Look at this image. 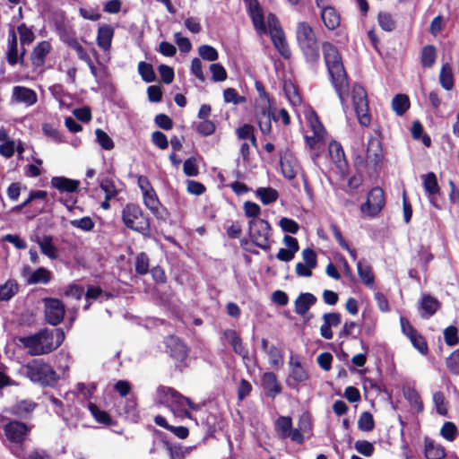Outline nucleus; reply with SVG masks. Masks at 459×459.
Listing matches in <instances>:
<instances>
[{
	"instance_id": "nucleus-1",
	"label": "nucleus",
	"mask_w": 459,
	"mask_h": 459,
	"mask_svg": "<svg viewBox=\"0 0 459 459\" xmlns=\"http://www.w3.org/2000/svg\"><path fill=\"white\" fill-rule=\"evenodd\" d=\"M247 14L249 15L254 29L259 35L269 32L272 42L281 56L289 59L291 50L288 45L281 25L273 13L268 15V29L264 22V10L258 0H243Z\"/></svg>"
},
{
	"instance_id": "nucleus-2",
	"label": "nucleus",
	"mask_w": 459,
	"mask_h": 459,
	"mask_svg": "<svg viewBox=\"0 0 459 459\" xmlns=\"http://www.w3.org/2000/svg\"><path fill=\"white\" fill-rule=\"evenodd\" d=\"M65 338L62 328H44L38 333L19 337L20 343L31 356L48 354L62 345Z\"/></svg>"
},
{
	"instance_id": "nucleus-3",
	"label": "nucleus",
	"mask_w": 459,
	"mask_h": 459,
	"mask_svg": "<svg viewBox=\"0 0 459 459\" xmlns=\"http://www.w3.org/2000/svg\"><path fill=\"white\" fill-rule=\"evenodd\" d=\"M324 60L333 86H349L347 72L337 47L328 41L322 43Z\"/></svg>"
},
{
	"instance_id": "nucleus-4",
	"label": "nucleus",
	"mask_w": 459,
	"mask_h": 459,
	"mask_svg": "<svg viewBox=\"0 0 459 459\" xmlns=\"http://www.w3.org/2000/svg\"><path fill=\"white\" fill-rule=\"evenodd\" d=\"M121 221L127 230L139 233L144 238L151 236V218L138 204H126L121 210Z\"/></svg>"
},
{
	"instance_id": "nucleus-5",
	"label": "nucleus",
	"mask_w": 459,
	"mask_h": 459,
	"mask_svg": "<svg viewBox=\"0 0 459 459\" xmlns=\"http://www.w3.org/2000/svg\"><path fill=\"white\" fill-rule=\"evenodd\" d=\"M383 160L384 152L381 141L370 136L368 141L366 154H356L353 159V165L357 172L371 169L377 173L381 169Z\"/></svg>"
},
{
	"instance_id": "nucleus-6",
	"label": "nucleus",
	"mask_w": 459,
	"mask_h": 459,
	"mask_svg": "<svg viewBox=\"0 0 459 459\" xmlns=\"http://www.w3.org/2000/svg\"><path fill=\"white\" fill-rule=\"evenodd\" d=\"M297 42L305 59L310 64H317L320 59L319 43L314 29L307 22L297 24Z\"/></svg>"
},
{
	"instance_id": "nucleus-7",
	"label": "nucleus",
	"mask_w": 459,
	"mask_h": 459,
	"mask_svg": "<svg viewBox=\"0 0 459 459\" xmlns=\"http://www.w3.org/2000/svg\"><path fill=\"white\" fill-rule=\"evenodd\" d=\"M26 377L42 386H54L59 379L54 368L41 359H33L25 366Z\"/></svg>"
},
{
	"instance_id": "nucleus-8",
	"label": "nucleus",
	"mask_w": 459,
	"mask_h": 459,
	"mask_svg": "<svg viewBox=\"0 0 459 459\" xmlns=\"http://www.w3.org/2000/svg\"><path fill=\"white\" fill-rule=\"evenodd\" d=\"M260 98L265 101L264 105L258 107L255 112V119L261 133L269 135L272 133V120L279 121L276 116L275 101L273 97L266 92L265 88H256Z\"/></svg>"
},
{
	"instance_id": "nucleus-9",
	"label": "nucleus",
	"mask_w": 459,
	"mask_h": 459,
	"mask_svg": "<svg viewBox=\"0 0 459 459\" xmlns=\"http://www.w3.org/2000/svg\"><path fill=\"white\" fill-rule=\"evenodd\" d=\"M165 352L175 363V368L183 372L187 367L186 359L189 356L190 348L180 337L170 334L164 338Z\"/></svg>"
},
{
	"instance_id": "nucleus-10",
	"label": "nucleus",
	"mask_w": 459,
	"mask_h": 459,
	"mask_svg": "<svg viewBox=\"0 0 459 459\" xmlns=\"http://www.w3.org/2000/svg\"><path fill=\"white\" fill-rule=\"evenodd\" d=\"M248 236L251 242L264 251L271 249L272 227L266 220H250Z\"/></svg>"
},
{
	"instance_id": "nucleus-11",
	"label": "nucleus",
	"mask_w": 459,
	"mask_h": 459,
	"mask_svg": "<svg viewBox=\"0 0 459 459\" xmlns=\"http://www.w3.org/2000/svg\"><path fill=\"white\" fill-rule=\"evenodd\" d=\"M385 205L384 190L380 186H374L368 194L365 203L360 206L362 214L375 218L379 215Z\"/></svg>"
},
{
	"instance_id": "nucleus-12",
	"label": "nucleus",
	"mask_w": 459,
	"mask_h": 459,
	"mask_svg": "<svg viewBox=\"0 0 459 459\" xmlns=\"http://www.w3.org/2000/svg\"><path fill=\"white\" fill-rule=\"evenodd\" d=\"M352 103L359 125L368 126L371 123V116L366 88H352Z\"/></svg>"
},
{
	"instance_id": "nucleus-13",
	"label": "nucleus",
	"mask_w": 459,
	"mask_h": 459,
	"mask_svg": "<svg viewBox=\"0 0 459 459\" xmlns=\"http://www.w3.org/2000/svg\"><path fill=\"white\" fill-rule=\"evenodd\" d=\"M275 430L281 439L290 438L298 445H302L305 442L306 435L299 428H292V420L289 416H280L276 420Z\"/></svg>"
},
{
	"instance_id": "nucleus-14",
	"label": "nucleus",
	"mask_w": 459,
	"mask_h": 459,
	"mask_svg": "<svg viewBox=\"0 0 459 459\" xmlns=\"http://www.w3.org/2000/svg\"><path fill=\"white\" fill-rule=\"evenodd\" d=\"M43 303L46 321L54 326L60 324L65 314L63 301L56 298H45L43 299Z\"/></svg>"
},
{
	"instance_id": "nucleus-15",
	"label": "nucleus",
	"mask_w": 459,
	"mask_h": 459,
	"mask_svg": "<svg viewBox=\"0 0 459 459\" xmlns=\"http://www.w3.org/2000/svg\"><path fill=\"white\" fill-rule=\"evenodd\" d=\"M143 204L153 216L161 221H166L169 217L168 209L160 203L154 188L143 193Z\"/></svg>"
},
{
	"instance_id": "nucleus-16",
	"label": "nucleus",
	"mask_w": 459,
	"mask_h": 459,
	"mask_svg": "<svg viewBox=\"0 0 459 459\" xmlns=\"http://www.w3.org/2000/svg\"><path fill=\"white\" fill-rule=\"evenodd\" d=\"M315 3L320 9V16L326 29L336 30L341 24V14L338 10L328 4V0H315Z\"/></svg>"
},
{
	"instance_id": "nucleus-17",
	"label": "nucleus",
	"mask_w": 459,
	"mask_h": 459,
	"mask_svg": "<svg viewBox=\"0 0 459 459\" xmlns=\"http://www.w3.org/2000/svg\"><path fill=\"white\" fill-rule=\"evenodd\" d=\"M4 430L10 442L21 444L24 441L25 437L30 432V428L23 422L11 420L4 425Z\"/></svg>"
},
{
	"instance_id": "nucleus-18",
	"label": "nucleus",
	"mask_w": 459,
	"mask_h": 459,
	"mask_svg": "<svg viewBox=\"0 0 459 459\" xmlns=\"http://www.w3.org/2000/svg\"><path fill=\"white\" fill-rule=\"evenodd\" d=\"M21 49V53H19L16 33L14 29L12 28L9 30L8 50L6 53L7 62L11 65H14L18 63L23 64L26 50L22 46Z\"/></svg>"
},
{
	"instance_id": "nucleus-19",
	"label": "nucleus",
	"mask_w": 459,
	"mask_h": 459,
	"mask_svg": "<svg viewBox=\"0 0 459 459\" xmlns=\"http://www.w3.org/2000/svg\"><path fill=\"white\" fill-rule=\"evenodd\" d=\"M280 166L282 176L287 180H292L297 177L299 164L291 152H285L280 158Z\"/></svg>"
},
{
	"instance_id": "nucleus-20",
	"label": "nucleus",
	"mask_w": 459,
	"mask_h": 459,
	"mask_svg": "<svg viewBox=\"0 0 459 459\" xmlns=\"http://www.w3.org/2000/svg\"><path fill=\"white\" fill-rule=\"evenodd\" d=\"M52 50V45L48 40L39 42L32 49L30 60L34 68H41L44 66L46 58Z\"/></svg>"
},
{
	"instance_id": "nucleus-21",
	"label": "nucleus",
	"mask_w": 459,
	"mask_h": 459,
	"mask_svg": "<svg viewBox=\"0 0 459 459\" xmlns=\"http://www.w3.org/2000/svg\"><path fill=\"white\" fill-rule=\"evenodd\" d=\"M441 308V302L430 294H423L420 300L419 310L421 318L429 319Z\"/></svg>"
},
{
	"instance_id": "nucleus-22",
	"label": "nucleus",
	"mask_w": 459,
	"mask_h": 459,
	"mask_svg": "<svg viewBox=\"0 0 459 459\" xmlns=\"http://www.w3.org/2000/svg\"><path fill=\"white\" fill-rule=\"evenodd\" d=\"M424 190L432 205L436 208L440 207L436 204V197L440 194V187L437 183V176L434 172H429L421 176Z\"/></svg>"
},
{
	"instance_id": "nucleus-23",
	"label": "nucleus",
	"mask_w": 459,
	"mask_h": 459,
	"mask_svg": "<svg viewBox=\"0 0 459 459\" xmlns=\"http://www.w3.org/2000/svg\"><path fill=\"white\" fill-rule=\"evenodd\" d=\"M290 373L286 380V383L290 387L296 388L299 383L308 380L309 374L300 361H290Z\"/></svg>"
},
{
	"instance_id": "nucleus-24",
	"label": "nucleus",
	"mask_w": 459,
	"mask_h": 459,
	"mask_svg": "<svg viewBox=\"0 0 459 459\" xmlns=\"http://www.w3.org/2000/svg\"><path fill=\"white\" fill-rule=\"evenodd\" d=\"M261 385L267 397L275 398L282 391L278 382L277 376L273 372H265L261 377Z\"/></svg>"
},
{
	"instance_id": "nucleus-25",
	"label": "nucleus",
	"mask_w": 459,
	"mask_h": 459,
	"mask_svg": "<svg viewBox=\"0 0 459 459\" xmlns=\"http://www.w3.org/2000/svg\"><path fill=\"white\" fill-rule=\"evenodd\" d=\"M317 301L316 297L310 292H301L294 301V311L297 315L305 316Z\"/></svg>"
},
{
	"instance_id": "nucleus-26",
	"label": "nucleus",
	"mask_w": 459,
	"mask_h": 459,
	"mask_svg": "<svg viewBox=\"0 0 459 459\" xmlns=\"http://www.w3.org/2000/svg\"><path fill=\"white\" fill-rule=\"evenodd\" d=\"M36 406L37 404L33 402L22 400L9 408H4V411L9 412L20 419H27L35 410Z\"/></svg>"
},
{
	"instance_id": "nucleus-27",
	"label": "nucleus",
	"mask_w": 459,
	"mask_h": 459,
	"mask_svg": "<svg viewBox=\"0 0 459 459\" xmlns=\"http://www.w3.org/2000/svg\"><path fill=\"white\" fill-rule=\"evenodd\" d=\"M52 187L59 192L75 193L79 190L80 181L65 177H53L51 178Z\"/></svg>"
},
{
	"instance_id": "nucleus-28",
	"label": "nucleus",
	"mask_w": 459,
	"mask_h": 459,
	"mask_svg": "<svg viewBox=\"0 0 459 459\" xmlns=\"http://www.w3.org/2000/svg\"><path fill=\"white\" fill-rule=\"evenodd\" d=\"M115 30L111 25L103 24L99 27L97 33V44L98 46L107 51L111 48L112 39L114 37Z\"/></svg>"
},
{
	"instance_id": "nucleus-29",
	"label": "nucleus",
	"mask_w": 459,
	"mask_h": 459,
	"mask_svg": "<svg viewBox=\"0 0 459 459\" xmlns=\"http://www.w3.org/2000/svg\"><path fill=\"white\" fill-rule=\"evenodd\" d=\"M424 455L427 459H444L446 455L445 447L428 437L424 438Z\"/></svg>"
},
{
	"instance_id": "nucleus-30",
	"label": "nucleus",
	"mask_w": 459,
	"mask_h": 459,
	"mask_svg": "<svg viewBox=\"0 0 459 459\" xmlns=\"http://www.w3.org/2000/svg\"><path fill=\"white\" fill-rule=\"evenodd\" d=\"M35 241L39 246L43 255L50 259H56L58 256L56 247L53 244V237L45 235L42 238L37 236Z\"/></svg>"
},
{
	"instance_id": "nucleus-31",
	"label": "nucleus",
	"mask_w": 459,
	"mask_h": 459,
	"mask_svg": "<svg viewBox=\"0 0 459 459\" xmlns=\"http://www.w3.org/2000/svg\"><path fill=\"white\" fill-rule=\"evenodd\" d=\"M329 154L332 161L338 167L342 168L347 165V160L342 144L337 141H332L328 146Z\"/></svg>"
},
{
	"instance_id": "nucleus-32",
	"label": "nucleus",
	"mask_w": 459,
	"mask_h": 459,
	"mask_svg": "<svg viewBox=\"0 0 459 459\" xmlns=\"http://www.w3.org/2000/svg\"><path fill=\"white\" fill-rule=\"evenodd\" d=\"M181 394L173 387L160 385L157 388V398L159 402L167 406H170Z\"/></svg>"
},
{
	"instance_id": "nucleus-33",
	"label": "nucleus",
	"mask_w": 459,
	"mask_h": 459,
	"mask_svg": "<svg viewBox=\"0 0 459 459\" xmlns=\"http://www.w3.org/2000/svg\"><path fill=\"white\" fill-rule=\"evenodd\" d=\"M13 98L15 101L24 103L27 106L37 102V94L30 88H14Z\"/></svg>"
},
{
	"instance_id": "nucleus-34",
	"label": "nucleus",
	"mask_w": 459,
	"mask_h": 459,
	"mask_svg": "<svg viewBox=\"0 0 459 459\" xmlns=\"http://www.w3.org/2000/svg\"><path fill=\"white\" fill-rule=\"evenodd\" d=\"M88 408L98 423L105 426L116 425V421L111 418V416L106 411L100 410L95 403H90L88 404Z\"/></svg>"
},
{
	"instance_id": "nucleus-35",
	"label": "nucleus",
	"mask_w": 459,
	"mask_h": 459,
	"mask_svg": "<svg viewBox=\"0 0 459 459\" xmlns=\"http://www.w3.org/2000/svg\"><path fill=\"white\" fill-rule=\"evenodd\" d=\"M403 394L410 406L414 409L417 413L423 411L424 404L422 399L419 392L414 387H408L404 390Z\"/></svg>"
},
{
	"instance_id": "nucleus-36",
	"label": "nucleus",
	"mask_w": 459,
	"mask_h": 459,
	"mask_svg": "<svg viewBox=\"0 0 459 459\" xmlns=\"http://www.w3.org/2000/svg\"><path fill=\"white\" fill-rule=\"evenodd\" d=\"M53 278L52 273L45 267H39L28 278L29 284H47Z\"/></svg>"
},
{
	"instance_id": "nucleus-37",
	"label": "nucleus",
	"mask_w": 459,
	"mask_h": 459,
	"mask_svg": "<svg viewBox=\"0 0 459 459\" xmlns=\"http://www.w3.org/2000/svg\"><path fill=\"white\" fill-rule=\"evenodd\" d=\"M410 99L406 94H396L392 100V108L398 116H403L410 108Z\"/></svg>"
},
{
	"instance_id": "nucleus-38",
	"label": "nucleus",
	"mask_w": 459,
	"mask_h": 459,
	"mask_svg": "<svg viewBox=\"0 0 459 459\" xmlns=\"http://www.w3.org/2000/svg\"><path fill=\"white\" fill-rule=\"evenodd\" d=\"M2 9L12 20H19L22 17V6L19 0H2Z\"/></svg>"
},
{
	"instance_id": "nucleus-39",
	"label": "nucleus",
	"mask_w": 459,
	"mask_h": 459,
	"mask_svg": "<svg viewBox=\"0 0 459 459\" xmlns=\"http://www.w3.org/2000/svg\"><path fill=\"white\" fill-rule=\"evenodd\" d=\"M357 270L363 283L368 287H373L375 275L372 267L369 264H364L362 261H359L357 263Z\"/></svg>"
},
{
	"instance_id": "nucleus-40",
	"label": "nucleus",
	"mask_w": 459,
	"mask_h": 459,
	"mask_svg": "<svg viewBox=\"0 0 459 459\" xmlns=\"http://www.w3.org/2000/svg\"><path fill=\"white\" fill-rule=\"evenodd\" d=\"M437 59V48L434 45H427L422 48L420 53V64L425 68L433 66Z\"/></svg>"
},
{
	"instance_id": "nucleus-41",
	"label": "nucleus",
	"mask_w": 459,
	"mask_h": 459,
	"mask_svg": "<svg viewBox=\"0 0 459 459\" xmlns=\"http://www.w3.org/2000/svg\"><path fill=\"white\" fill-rule=\"evenodd\" d=\"M330 230H331L335 240L340 245V247L342 249L346 250L349 253V255H351V257L353 260H355L357 257V252L354 248L350 247L348 242L344 239L340 228L335 223L332 222L330 224Z\"/></svg>"
},
{
	"instance_id": "nucleus-42",
	"label": "nucleus",
	"mask_w": 459,
	"mask_h": 459,
	"mask_svg": "<svg viewBox=\"0 0 459 459\" xmlns=\"http://www.w3.org/2000/svg\"><path fill=\"white\" fill-rule=\"evenodd\" d=\"M256 195L264 204L268 205L278 199L279 193L276 189L272 187H259L256 190Z\"/></svg>"
},
{
	"instance_id": "nucleus-43",
	"label": "nucleus",
	"mask_w": 459,
	"mask_h": 459,
	"mask_svg": "<svg viewBox=\"0 0 459 459\" xmlns=\"http://www.w3.org/2000/svg\"><path fill=\"white\" fill-rule=\"evenodd\" d=\"M137 68L143 82L151 83L156 81V74L151 64L141 61L138 63Z\"/></svg>"
},
{
	"instance_id": "nucleus-44",
	"label": "nucleus",
	"mask_w": 459,
	"mask_h": 459,
	"mask_svg": "<svg viewBox=\"0 0 459 459\" xmlns=\"http://www.w3.org/2000/svg\"><path fill=\"white\" fill-rule=\"evenodd\" d=\"M411 345L416 349L421 355H427L429 353V346L426 338L419 332L408 337Z\"/></svg>"
},
{
	"instance_id": "nucleus-45",
	"label": "nucleus",
	"mask_w": 459,
	"mask_h": 459,
	"mask_svg": "<svg viewBox=\"0 0 459 459\" xmlns=\"http://www.w3.org/2000/svg\"><path fill=\"white\" fill-rule=\"evenodd\" d=\"M134 266L137 274L145 275L149 273L150 259L146 253L141 252L136 255Z\"/></svg>"
},
{
	"instance_id": "nucleus-46",
	"label": "nucleus",
	"mask_w": 459,
	"mask_h": 459,
	"mask_svg": "<svg viewBox=\"0 0 459 459\" xmlns=\"http://www.w3.org/2000/svg\"><path fill=\"white\" fill-rule=\"evenodd\" d=\"M375 428V420L371 412L363 411L358 420V429L361 431L369 432Z\"/></svg>"
},
{
	"instance_id": "nucleus-47",
	"label": "nucleus",
	"mask_w": 459,
	"mask_h": 459,
	"mask_svg": "<svg viewBox=\"0 0 459 459\" xmlns=\"http://www.w3.org/2000/svg\"><path fill=\"white\" fill-rule=\"evenodd\" d=\"M100 187L105 193L107 200H111L115 198L118 194V190L117 189L115 182L112 178H102L100 182Z\"/></svg>"
},
{
	"instance_id": "nucleus-48",
	"label": "nucleus",
	"mask_w": 459,
	"mask_h": 459,
	"mask_svg": "<svg viewBox=\"0 0 459 459\" xmlns=\"http://www.w3.org/2000/svg\"><path fill=\"white\" fill-rule=\"evenodd\" d=\"M19 291V284L15 280H8L2 285V301L10 300Z\"/></svg>"
},
{
	"instance_id": "nucleus-49",
	"label": "nucleus",
	"mask_w": 459,
	"mask_h": 459,
	"mask_svg": "<svg viewBox=\"0 0 459 459\" xmlns=\"http://www.w3.org/2000/svg\"><path fill=\"white\" fill-rule=\"evenodd\" d=\"M377 22L382 30L391 32L395 29V21L391 13L386 12H379L377 14Z\"/></svg>"
},
{
	"instance_id": "nucleus-50",
	"label": "nucleus",
	"mask_w": 459,
	"mask_h": 459,
	"mask_svg": "<svg viewBox=\"0 0 459 459\" xmlns=\"http://www.w3.org/2000/svg\"><path fill=\"white\" fill-rule=\"evenodd\" d=\"M187 405L189 409L198 411L201 410V405L192 402V400L182 394L179 395L178 398H177L174 403L170 405L171 407H174L176 410L180 411L181 409L185 408V406Z\"/></svg>"
},
{
	"instance_id": "nucleus-51",
	"label": "nucleus",
	"mask_w": 459,
	"mask_h": 459,
	"mask_svg": "<svg viewBox=\"0 0 459 459\" xmlns=\"http://www.w3.org/2000/svg\"><path fill=\"white\" fill-rule=\"evenodd\" d=\"M266 353L272 367L278 368L283 364L282 354L278 347L274 345L270 346Z\"/></svg>"
},
{
	"instance_id": "nucleus-52",
	"label": "nucleus",
	"mask_w": 459,
	"mask_h": 459,
	"mask_svg": "<svg viewBox=\"0 0 459 459\" xmlns=\"http://www.w3.org/2000/svg\"><path fill=\"white\" fill-rule=\"evenodd\" d=\"M14 141L9 140L7 132L2 129V156L11 158L14 154Z\"/></svg>"
},
{
	"instance_id": "nucleus-53",
	"label": "nucleus",
	"mask_w": 459,
	"mask_h": 459,
	"mask_svg": "<svg viewBox=\"0 0 459 459\" xmlns=\"http://www.w3.org/2000/svg\"><path fill=\"white\" fill-rule=\"evenodd\" d=\"M196 132L202 135V136H209L212 135L215 130L216 126L213 121L210 119H202L197 125H196Z\"/></svg>"
},
{
	"instance_id": "nucleus-54",
	"label": "nucleus",
	"mask_w": 459,
	"mask_h": 459,
	"mask_svg": "<svg viewBox=\"0 0 459 459\" xmlns=\"http://www.w3.org/2000/svg\"><path fill=\"white\" fill-rule=\"evenodd\" d=\"M444 340L446 345L455 346L459 343L458 328L455 325H449L444 329Z\"/></svg>"
},
{
	"instance_id": "nucleus-55",
	"label": "nucleus",
	"mask_w": 459,
	"mask_h": 459,
	"mask_svg": "<svg viewBox=\"0 0 459 459\" xmlns=\"http://www.w3.org/2000/svg\"><path fill=\"white\" fill-rule=\"evenodd\" d=\"M95 135L98 143L107 151L112 150L115 146L113 140L109 135L100 128L96 129Z\"/></svg>"
},
{
	"instance_id": "nucleus-56",
	"label": "nucleus",
	"mask_w": 459,
	"mask_h": 459,
	"mask_svg": "<svg viewBox=\"0 0 459 459\" xmlns=\"http://www.w3.org/2000/svg\"><path fill=\"white\" fill-rule=\"evenodd\" d=\"M440 435L447 441H454L457 435V427L452 421H446L441 429Z\"/></svg>"
},
{
	"instance_id": "nucleus-57",
	"label": "nucleus",
	"mask_w": 459,
	"mask_h": 459,
	"mask_svg": "<svg viewBox=\"0 0 459 459\" xmlns=\"http://www.w3.org/2000/svg\"><path fill=\"white\" fill-rule=\"evenodd\" d=\"M441 86H454V76L452 68L448 64L442 65L439 74Z\"/></svg>"
},
{
	"instance_id": "nucleus-58",
	"label": "nucleus",
	"mask_w": 459,
	"mask_h": 459,
	"mask_svg": "<svg viewBox=\"0 0 459 459\" xmlns=\"http://www.w3.org/2000/svg\"><path fill=\"white\" fill-rule=\"evenodd\" d=\"M244 212L246 217L250 218L251 220H262L258 216L261 213L260 206L251 201H246L243 205Z\"/></svg>"
},
{
	"instance_id": "nucleus-59",
	"label": "nucleus",
	"mask_w": 459,
	"mask_h": 459,
	"mask_svg": "<svg viewBox=\"0 0 459 459\" xmlns=\"http://www.w3.org/2000/svg\"><path fill=\"white\" fill-rule=\"evenodd\" d=\"M158 73L161 82L165 84H169L173 82L175 77V72L171 66L167 65H160L158 66Z\"/></svg>"
},
{
	"instance_id": "nucleus-60",
	"label": "nucleus",
	"mask_w": 459,
	"mask_h": 459,
	"mask_svg": "<svg viewBox=\"0 0 459 459\" xmlns=\"http://www.w3.org/2000/svg\"><path fill=\"white\" fill-rule=\"evenodd\" d=\"M433 403L435 404L437 412L439 415L446 416L447 407L445 395L442 392L438 391L433 394Z\"/></svg>"
},
{
	"instance_id": "nucleus-61",
	"label": "nucleus",
	"mask_w": 459,
	"mask_h": 459,
	"mask_svg": "<svg viewBox=\"0 0 459 459\" xmlns=\"http://www.w3.org/2000/svg\"><path fill=\"white\" fill-rule=\"evenodd\" d=\"M70 224L83 231H91L95 226L93 220L89 216H84L79 220H72Z\"/></svg>"
},
{
	"instance_id": "nucleus-62",
	"label": "nucleus",
	"mask_w": 459,
	"mask_h": 459,
	"mask_svg": "<svg viewBox=\"0 0 459 459\" xmlns=\"http://www.w3.org/2000/svg\"><path fill=\"white\" fill-rule=\"evenodd\" d=\"M198 53L200 56L207 61H216L219 57L218 51L210 45H202L198 48Z\"/></svg>"
},
{
	"instance_id": "nucleus-63",
	"label": "nucleus",
	"mask_w": 459,
	"mask_h": 459,
	"mask_svg": "<svg viewBox=\"0 0 459 459\" xmlns=\"http://www.w3.org/2000/svg\"><path fill=\"white\" fill-rule=\"evenodd\" d=\"M17 30L22 47L25 44H30L34 40L35 35L33 31L30 28H28L24 23L19 25Z\"/></svg>"
},
{
	"instance_id": "nucleus-64",
	"label": "nucleus",
	"mask_w": 459,
	"mask_h": 459,
	"mask_svg": "<svg viewBox=\"0 0 459 459\" xmlns=\"http://www.w3.org/2000/svg\"><path fill=\"white\" fill-rule=\"evenodd\" d=\"M446 363L450 373L459 376V349H456L448 356Z\"/></svg>"
}]
</instances>
